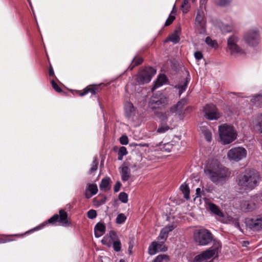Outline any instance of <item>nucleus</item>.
I'll use <instances>...</instances> for the list:
<instances>
[{
	"mask_svg": "<svg viewBox=\"0 0 262 262\" xmlns=\"http://www.w3.org/2000/svg\"><path fill=\"white\" fill-rule=\"evenodd\" d=\"M204 171L207 178L216 185L224 184L231 175L229 170L223 166L217 160L209 161Z\"/></svg>",
	"mask_w": 262,
	"mask_h": 262,
	"instance_id": "nucleus-1",
	"label": "nucleus"
},
{
	"mask_svg": "<svg viewBox=\"0 0 262 262\" xmlns=\"http://www.w3.org/2000/svg\"><path fill=\"white\" fill-rule=\"evenodd\" d=\"M259 173L255 170L246 171L237 178L239 189L244 191H250L258 185L260 181Z\"/></svg>",
	"mask_w": 262,
	"mask_h": 262,
	"instance_id": "nucleus-2",
	"label": "nucleus"
},
{
	"mask_svg": "<svg viewBox=\"0 0 262 262\" xmlns=\"http://www.w3.org/2000/svg\"><path fill=\"white\" fill-rule=\"evenodd\" d=\"M186 104V99H181L176 104L171 106L169 110L162 115L163 121L170 119L169 122L173 123L177 119L183 120L185 116L184 106Z\"/></svg>",
	"mask_w": 262,
	"mask_h": 262,
	"instance_id": "nucleus-3",
	"label": "nucleus"
},
{
	"mask_svg": "<svg viewBox=\"0 0 262 262\" xmlns=\"http://www.w3.org/2000/svg\"><path fill=\"white\" fill-rule=\"evenodd\" d=\"M220 138L222 144H228L237 138V132L234 127L229 124H223L219 126Z\"/></svg>",
	"mask_w": 262,
	"mask_h": 262,
	"instance_id": "nucleus-4",
	"label": "nucleus"
},
{
	"mask_svg": "<svg viewBox=\"0 0 262 262\" xmlns=\"http://www.w3.org/2000/svg\"><path fill=\"white\" fill-rule=\"evenodd\" d=\"M221 248V244L219 241H214L211 247L205 251L195 256L194 262H206L214 255L217 254Z\"/></svg>",
	"mask_w": 262,
	"mask_h": 262,
	"instance_id": "nucleus-5",
	"label": "nucleus"
},
{
	"mask_svg": "<svg viewBox=\"0 0 262 262\" xmlns=\"http://www.w3.org/2000/svg\"><path fill=\"white\" fill-rule=\"evenodd\" d=\"M194 239L199 245L206 246L213 241V236L210 231L203 228L195 231Z\"/></svg>",
	"mask_w": 262,
	"mask_h": 262,
	"instance_id": "nucleus-6",
	"label": "nucleus"
},
{
	"mask_svg": "<svg viewBox=\"0 0 262 262\" xmlns=\"http://www.w3.org/2000/svg\"><path fill=\"white\" fill-rule=\"evenodd\" d=\"M239 40V38L236 35H231L228 38V50L232 56L237 57L246 54L244 50L237 45Z\"/></svg>",
	"mask_w": 262,
	"mask_h": 262,
	"instance_id": "nucleus-7",
	"label": "nucleus"
},
{
	"mask_svg": "<svg viewBox=\"0 0 262 262\" xmlns=\"http://www.w3.org/2000/svg\"><path fill=\"white\" fill-rule=\"evenodd\" d=\"M244 40L249 46H257L260 40V32L257 27H254L249 29L245 34Z\"/></svg>",
	"mask_w": 262,
	"mask_h": 262,
	"instance_id": "nucleus-8",
	"label": "nucleus"
},
{
	"mask_svg": "<svg viewBox=\"0 0 262 262\" xmlns=\"http://www.w3.org/2000/svg\"><path fill=\"white\" fill-rule=\"evenodd\" d=\"M58 221L59 223L62 225H66L69 224L68 220V214L67 212L64 210H60L59 211V215L55 214L50 219H49L47 222L42 223L35 228V230H39L42 229L47 224H53L56 222Z\"/></svg>",
	"mask_w": 262,
	"mask_h": 262,
	"instance_id": "nucleus-9",
	"label": "nucleus"
},
{
	"mask_svg": "<svg viewBox=\"0 0 262 262\" xmlns=\"http://www.w3.org/2000/svg\"><path fill=\"white\" fill-rule=\"evenodd\" d=\"M156 70L151 67H148L140 72L136 77V81L139 84H143L150 81L156 74Z\"/></svg>",
	"mask_w": 262,
	"mask_h": 262,
	"instance_id": "nucleus-10",
	"label": "nucleus"
},
{
	"mask_svg": "<svg viewBox=\"0 0 262 262\" xmlns=\"http://www.w3.org/2000/svg\"><path fill=\"white\" fill-rule=\"evenodd\" d=\"M247 150L243 147H234L230 149L227 153V158L230 161L238 162L246 158Z\"/></svg>",
	"mask_w": 262,
	"mask_h": 262,
	"instance_id": "nucleus-11",
	"label": "nucleus"
},
{
	"mask_svg": "<svg viewBox=\"0 0 262 262\" xmlns=\"http://www.w3.org/2000/svg\"><path fill=\"white\" fill-rule=\"evenodd\" d=\"M168 104V97L166 95L161 92L154 94L151 99V104L154 108H162Z\"/></svg>",
	"mask_w": 262,
	"mask_h": 262,
	"instance_id": "nucleus-12",
	"label": "nucleus"
},
{
	"mask_svg": "<svg viewBox=\"0 0 262 262\" xmlns=\"http://www.w3.org/2000/svg\"><path fill=\"white\" fill-rule=\"evenodd\" d=\"M204 112L205 118L210 120H217L221 116L216 107L212 104L206 105L204 108Z\"/></svg>",
	"mask_w": 262,
	"mask_h": 262,
	"instance_id": "nucleus-13",
	"label": "nucleus"
},
{
	"mask_svg": "<svg viewBox=\"0 0 262 262\" xmlns=\"http://www.w3.org/2000/svg\"><path fill=\"white\" fill-rule=\"evenodd\" d=\"M247 226L254 231H258L262 229V215H258L246 221Z\"/></svg>",
	"mask_w": 262,
	"mask_h": 262,
	"instance_id": "nucleus-14",
	"label": "nucleus"
},
{
	"mask_svg": "<svg viewBox=\"0 0 262 262\" xmlns=\"http://www.w3.org/2000/svg\"><path fill=\"white\" fill-rule=\"evenodd\" d=\"M164 243H158L153 242L148 248L149 253L150 255H154L159 251H165L167 248L163 245Z\"/></svg>",
	"mask_w": 262,
	"mask_h": 262,
	"instance_id": "nucleus-15",
	"label": "nucleus"
},
{
	"mask_svg": "<svg viewBox=\"0 0 262 262\" xmlns=\"http://www.w3.org/2000/svg\"><path fill=\"white\" fill-rule=\"evenodd\" d=\"M118 238V237L116 234V232L112 230L104 236L101 241V242L103 245L110 247L112 246V244Z\"/></svg>",
	"mask_w": 262,
	"mask_h": 262,
	"instance_id": "nucleus-16",
	"label": "nucleus"
},
{
	"mask_svg": "<svg viewBox=\"0 0 262 262\" xmlns=\"http://www.w3.org/2000/svg\"><path fill=\"white\" fill-rule=\"evenodd\" d=\"M206 204L207 208H208L214 214L220 217H224L223 212L217 205L210 202H207Z\"/></svg>",
	"mask_w": 262,
	"mask_h": 262,
	"instance_id": "nucleus-17",
	"label": "nucleus"
},
{
	"mask_svg": "<svg viewBox=\"0 0 262 262\" xmlns=\"http://www.w3.org/2000/svg\"><path fill=\"white\" fill-rule=\"evenodd\" d=\"M124 112L125 116L127 118H130L135 115V108L133 104L130 102H126L124 104Z\"/></svg>",
	"mask_w": 262,
	"mask_h": 262,
	"instance_id": "nucleus-18",
	"label": "nucleus"
},
{
	"mask_svg": "<svg viewBox=\"0 0 262 262\" xmlns=\"http://www.w3.org/2000/svg\"><path fill=\"white\" fill-rule=\"evenodd\" d=\"M195 24L198 27H201L203 31H205L204 13L202 11H198L195 18Z\"/></svg>",
	"mask_w": 262,
	"mask_h": 262,
	"instance_id": "nucleus-19",
	"label": "nucleus"
},
{
	"mask_svg": "<svg viewBox=\"0 0 262 262\" xmlns=\"http://www.w3.org/2000/svg\"><path fill=\"white\" fill-rule=\"evenodd\" d=\"M98 188L95 184H89L85 190V195L87 199H90L97 193Z\"/></svg>",
	"mask_w": 262,
	"mask_h": 262,
	"instance_id": "nucleus-20",
	"label": "nucleus"
},
{
	"mask_svg": "<svg viewBox=\"0 0 262 262\" xmlns=\"http://www.w3.org/2000/svg\"><path fill=\"white\" fill-rule=\"evenodd\" d=\"M222 222L225 224H229L233 225L235 227L241 230L238 222V219L237 217H231L228 216L222 220Z\"/></svg>",
	"mask_w": 262,
	"mask_h": 262,
	"instance_id": "nucleus-21",
	"label": "nucleus"
},
{
	"mask_svg": "<svg viewBox=\"0 0 262 262\" xmlns=\"http://www.w3.org/2000/svg\"><path fill=\"white\" fill-rule=\"evenodd\" d=\"M105 226L104 224L102 223H98L95 228L94 232L95 235L96 237H99L102 236L105 232Z\"/></svg>",
	"mask_w": 262,
	"mask_h": 262,
	"instance_id": "nucleus-22",
	"label": "nucleus"
},
{
	"mask_svg": "<svg viewBox=\"0 0 262 262\" xmlns=\"http://www.w3.org/2000/svg\"><path fill=\"white\" fill-rule=\"evenodd\" d=\"M111 179L108 177L103 178L100 184V189L102 191H107L111 188Z\"/></svg>",
	"mask_w": 262,
	"mask_h": 262,
	"instance_id": "nucleus-23",
	"label": "nucleus"
},
{
	"mask_svg": "<svg viewBox=\"0 0 262 262\" xmlns=\"http://www.w3.org/2000/svg\"><path fill=\"white\" fill-rule=\"evenodd\" d=\"M161 123L159 127L157 132L159 133H164L170 129V127L168 124H171L172 123H170L169 120H166L165 121H163L162 116H161Z\"/></svg>",
	"mask_w": 262,
	"mask_h": 262,
	"instance_id": "nucleus-24",
	"label": "nucleus"
},
{
	"mask_svg": "<svg viewBox=\"0 0 262 262\" xmlns=\"http://www.w3.org/2000/svg\"><path fill=\"white\" fill-rule=\"evenodd\" d=\"M166 81L167 78L166 76L164 74H160L155 82L152 90H155L160 86L163 85L166 82Z\"/></svg>",
	"mask_w": 262,
	"mask_h": 262,
	"instance_id": "nucleus-25",
	"label": "nucleus"
},
{
	"mask_svg": "<svg viewBox=\"0 0 262 262\" xmlns=\"http://www.w3.org/2000/svg\"><path fill=\"white\" fill-rule=\"evenodd\" d=\"M121 179L122 181H127L130 177V170L127 166H124L122 168L120 172Z\"/></svg>",
	"mask_w": 262,
	"mask_h": 262,
	"instance_id": "nucleus-26",
	"label": "nucleus"
},
{
	"mask_svg": "<svg viewBox=\"0 0 262 262\" xmlns=\"http://www.w3.org/2000/svg\"><path fill=\"white\" fill-rule=\"evenodd\" d=\"M217 26L223 33L230 32L232 31V29L231 26L228 24H225L222 22L217 23Z\"/></svg>",
	"mask_w": 262,
	"mask_h": 262,
	"instance_id": "nucleus-27",
	"label": "nucleus"
},
{
	"mask_svg": "<svg viewBox=\"0 0 262 262\" xmlns=\"http://www.w3.org/2000/svg\"><path fill=\"white\" fill-rule=\"evenodd\" d=\"M180 30L178 29L176 30L174 33H173L169 37V40L176 43H178L180 40Z\"/></svg>",
	"mask_w": 262,
	"mask_h": 262,
	"instance_id": "nucleus-28",
	"label": "nucleus"
},
{
	"mask_svg": "<svg viewBox=\"0 0 262 262\" xmlns=\"http://www.w3.org/2000/svg\"><path fill=\"white\" fill-rule=\"evenodd\" d=\"M255 128L259 133H262V115L257 116L256 118Z\"/></svg>",
	"mask_w": 262,
	"mask_h": 262,
	"instance_id": "nucleus-29",
	"label": "nucleus"
},
{
	"mask_svg": "<svg viewBox=\"0 0 262 262\" xmlns=\"http://www.w3.org/2000/svg\"><path fill=\"white\" fill-rule=\"evenodd\" d=\"M262 100V95L258 94L254 97L250 99L252 104L257 106H260L261 105V100Z\"/></svg>",
	"mask_w": 262,
	"mask_h": 262,
	"instance_id": "nucleus-30",
	"label": "nucleus"
},
{
	"mask_svg": "<svg viewBox=\"0 0 262 262\" xmlns=\"http://www.w3.org/2000/svg\"><path fill=\"white\" fill-rule=\"evenodd\" d=\"M180 189L184 194V198L187 200L189 199V188L187 184H183L180 186Z\"/></svg>",
	"mask_w": 262,
	"mask_h": 262,
	"instance_id": "nucleus-31",
	"label": "nucleus"
},
{
	"mask_svg": "<svg viewBox=\"0 0 262 262\" xmlns=\"http://www.w3.org/2000/svg\"><path fill=\"white\" fill-rule=\"evenodd\" d=\"M189 80V78H186L185 81L183 83L179 84L178 86H176V88H177L179 89V93L180 95H181L186 90Z\"/></svg>",
	"mask_w": 262,
	"mask_h": 262,
	"instance_id": "nucleus-32",
	"label": "nucleus"
},
{
	"mask_svg": "<svg viewBox=\"0 0 262 262\" xmlns=\"http://www.w3.org/2000/svg\"><path fill=\"white\" fill-rule=\"evenodd\" d=\"M205 42L208 46L214 48H216L218 46L217 42L215 40H212L210 37H206Z\"/></svg>",
	"mask_w": 262,
	"mask_h": 262,
	"instance_id": "nucleus-33",
	"label": "nucleus"
},
{
	"mask_svg": "<svg viewBox=\"0 0 262 262\" xmlns=\"http://www.w3.org/2000/svg\"><path fill=\"white\" fill-rule=\"evenodd\" d=\"M202 133L206 140L208 142H210L212 140L211 132L209 130L203 128L202 129Z\"/></svg>",
	"mask_w": 262,
	"mask_h": 262,
	"instance_id": "nucleus-34",
	"label": "nucleus"
},
{
	"mask_svg": "<svg viewBox=\"0 0 262 262\" xmlns=\"http://www.w3.org/2000/svg\"><path fill=\"white\" fill-rule=\"evenodd\" d=\"M98 160H97L96 157H95L94 158V160H93V163L92 164V166L90 169L89 173L90 174L93 173L94 172L96 171V170L97 169V167H98Z\"/></svg>",
	"mask_w": 262,
	"mask_h": 262,
	"instance_id": "nucleus-35",
	"label": "nucleus"
},
{
	"mask_svg": "<svg viewBox=\"0 0 262 262\" xmlns=\"http://www.w3.org/2000/svg\"><path fill=\"white\" fill-rule=\"evenodd\" d=\"M143 61V59L141 58H138L137 59H134L133 60V63L129 66V69L130 70H132L133 68L140 64H141Z\"/></svg>",
	"mask_w": 262,
	"mask_h": 262,
	"instance_id": "nucleus-36",
	"label": "nucleus"
},
{
	"mask_svg": "<svg viewBox=\"0 0 262 262\" xmlns=\"http://www.w3.org/2000/svg\"><path fill=\"white\" fill-rule=\"evenodd\" d=\"M168 256L165 254L159 255L156 257L154 262H166L168 260Z\"/></svg>",
	"mask_w": 262,
	"mask_h": 262,
	"instance_id": "nucleus-37",
	"label": "nucleus"
},
{
	"mask_svg": "<svg viewBox=\"0 0 262 262\" xmlns=\"http://www.w3.org/2000/svg\"><path fill=\"white\" fill-rule=\"evenodd\" d=\"M127 154V151L126 148L124 146L121 147L119 148V150L118 151V155H119L118 159L120 160H122V157L126 155Z\"/></svg>",
	"mask_w": 262,
	"mask_h": 262,
	"instance_id": "nucleus-38",
	"label": "nucleus"
},
{
	"mask_svg": "<svg viewBox=\"0 0 262 262\" xmlns=\"http://www.w3.org/2000/svg\"><path fill=\"white\" fill-rule=\"evenodd\" d=\"M112 245L113 246V248L115 251L117 252H119L121 250V244L119 239V238L117 239L113 244Z\"/></svg>",
	"mask_w": 262,
	"mask_h": 262,
	"instance_id": "nucleus-39",
	"label": "nucleus"
},
{
	"mask_svg": "<svg viewBox=\"0 0 262 262\" xmlns=\"http://www.w3.org/2000/svg\"><path fill=\"white\" fill-rule=\"evenodd\" d=\"M91 93L92 95H95L96 94V89L93 88H86L84 90L83 92L81 93L79 95L80 96H83L86 94H87L88 93Z\"/></svg>",
	"mask_w": 262,
	"mask_h": 262,
	"instance_id": "nucleus-40",
	"label": "nucleus"
},
{
	"mask_svg": "<svg viewBox=\"0 0 262 262\" xmlns=\"http://www.w3.org/2000/svg\"><path fill=\"white\" fill-rule=\"evenodd\" d=\"M126 217L123 213L119 214L116 218V223L119 224H123L126 220Z\"/></svg>",
	"mask_w": 262,
	"mask_h": 262,
	"instance_id": "nucleus-41",
	"label": "nucleus"
},
{
	"mask_svg": "<svg viewBox=\"0 0 262 262\" xmlns=\"http://www.w3.org/2000/svg\"><path fill=\"white\" fill-rule=\"evenodd\" d=\"M174 228V227L173 225H168L163 228L161 231L164 233L166 235L168 236V234L169 232L172 231Z\"/></svg>",
	"mask_w": 262,
	"mask_h": 262,
	"instance_id": "nucleus-42",
	"label": "nucleus"
},
{
	"mask_svg": "<svg viewBox=\"0 0 262 262\" xmlns=\"http://www.w3.org/2000/svg\"><path fill=\"white\" fill-rule=\"evenodd\" d=\"M174 6H175L174 5L173 10L171 11V14L175 13V12L174 11ZM174 19H175V16L170 14L165 22V26H169V25H170L172 23V21L174 20Z\"/></svg>",
	"mask_w": 262,
	"mask_h": 262,
	"instance_id": "nucleus-43",
	"label": "nucleus"
},
{
	"mask_svg": "<svg viewBox=\"0 0 262 262\" xmlns=\"http://www.w3.org/2000/svg\"><path fill=\"white\" fill-rule=\"evenodd\" d=\"M119 199L123 203H126L128 201V195L125 192H121L119 195Z\"/></svg>",
	"mask_w": 262,
	"mask_h": 262,
	"instance_id": "nucleus-44",
	"label": "nucleus"
},
{
	"mask_svg": "<svg viewBox=\"0 0 262 262\" xmlns=\"http://www.w3.org/2000/svg\"><path fill=\"white\" fill-rule=\"evenodd\" d=\"M97 214L96 211L94 209L90 210L87 213L88 217L90 219H94L96 218L97 216Z\"/></svg>",
	"mask_w": 262,
	"mask_h": 262,
	"instance_id": "nucleus-45",
	"label": "nucleus"
},
{
	"mask_svg": "<svg viewBox=\"0 0 262 262\" xmlns=\"http://www.w3.org/2000/svg\"><path fill=\"white\" fill-rule=\"evenodd\" d=\"M188 0H184L183 3L182 4L181 7L182 11L184 13L187 12L188 10Z\"/></svg>",
	"mask_w": 262,
	"mask_h": 262,
	"instance_id": "nucleus-46",
	"label": "nucleus"
},
{
	"mask_svg": "<svg viewBox=\"0 0 262 262\" xmlns=\"http://www.w3.org/2000/svg\"><path fill=\"white\" fill-rule=\"evenodd\" d=\"M120 142L122 145H127L128 143V137L126 135H123L120 138Z\"/></svg>",
	"mask_w": 262,
	"mask_h": 262,
	"instance_id": "nucleus-47",
	"label": "nucleus"
},
{
	"mask_svg": "<svg viewBox=\"0 0 262 262\" xmlns=\"http://www.w3.org/2000/svg\"><path fill=\"white\" fill-rule=\"evenodd\" d=\"M51 83L52 87L55 91H56L57 92H60L61 91L60 88L57 85V84L55 82L54 80L51 81Z\"/></svg>",
	"mask_w": 262,
	"mask_h": 262,
	"instance_id": "nucleus-48",
	"label": "nucleus"
},
{
	"mask_svg": "<svg viewBox=\"0 0 262 262\" xmlns=\"http://www.w3.org/2000/svg\"><path fill=\"white\" fill-rule=\"evenodd\" d=\"M168 236L162 231L160 232V235L158 236L159 240H162V243H164L167 239Z\"/></svg>",
	"mask_w": 262,
	"mask_h": 262,
	"instance_id": "nucleus-49",
	"label": "nucleus"
},
{
	"mask_svg": "<svg viewBox=\"0 0 262 262\" xmlns=\"http://www.w3.org/2000/svg\"><path fill=\"white\" fill-rule=\"evenodd\" d=\"M194 55L195 58L198 60H199L203 58V54H202V52L200 51L195 52L194 53Z\"/></svg>",
	"mask_w": 262,
	"mask_h": 262,
	"instance_id": "nucleus-50",
	"label": "nucleus"
},
{
	"mask_svg": "<svg viewBox=\"0 0 262 262\" xmlns=\"http://www.w3.org/2000/svg\"><path fill=\"white\" fill-rule=\"evenodd\" d=\"M121 186V184L119 181L116 182L114 186V191L117 192H118L120 189V187Z\"/></svg>",
	"mask_w": 262,
	"mask_h": 262,
	"instance_id": "nucleus-51",
	"label": "nucleus"
},
{
	"mask_svg": "<svg viewBox=\"0 0 262 262\" xmlns=\"http://www.w3.org/2000/svg\"><path fill=\"white\" fill-rule=\"evenodd\" d=\"M217 3L219 5L224 6L229 3L230 0H217Z\"/></svg>",
	"mask_w": 262,
	"mask_h": 262,
	"instance_id": "nucleus-52",
	"label": "nucleus"
},
{
	"mask_svg": "<svg viewBox=\"0 0 262 262\" xmlns=\"http://www.w3.org/2000/svg\"><path fill=\"white\" fill-rule=\"evenodd\" d=\"M12 241H13V239L9 238L7 237H2V238H0V244L5 243L9 242H11Z\"/></svg>",
	"mask_w": 262,
	"mask_h": 262,
	"instance_id": "nucleus-53",
	"label": "nucleus"
},
{
	"mask_svg": "<svg viewBox=\"0 0 262 262\" xmlns=\"http://www.w3.org/2000/svg\"><path fill=\"white\" fill-rule=\"evenodd\" d=\"M49 75H50V76L54 75V71L51 66H50V69H49Z\"/></svg>",
	"mask_w": 262,
	"mask_h": 262,
	"instance_id": "nucleus-54",
	"label": "nucleus"
},
{
	"mask_svg": "<svg viewBox=\"0 0 262 262\" xmlns=\"http://www.w3.org/2000/svg\"><path fill=\"white\" fill-rule=\"evenodd\" d=\"M201 189L199 188H198L196 189V194L197 195V196H199V193L201 192Z\"/></svg>",
	"mask_w": 262,
	"mask_h": 262,
	"instance_id": "nucleus-55",
	"label": "nucleus"
},
{
	"mask_svg": "<svg viewBox=\"0 0 262 262\" xmlns=\"http://www.w3.org/2000/svg\"><path fill=\"white\" fill-rule=\"evenodd\" d=\"M138 145L140 146H142V147H148V144H146V143H145V144H138Z\"/></svg>",
	"mask_w": 262,
	"mask_h": 262,
	"instance_id": "nucleus-56",
	"label": "nucleus"
},
{
	"mask_svg": "<svg viewBox=\"0 0 262 262\" xmlns=\"http://www.w3.org/2000/svg\"><path fill=\"white\" fill-rule=\"evenodd\" d=\"M165 146H168L167 149H166V150H167L168 151H170V150L169 149V147L171 146V144H169V143H167V144L165 145Z\"/></svg>",
	"mask_w": 262,
	"mask_h": 262,
	"instance_id": "nucleus-57",
	"label": "nucleus"
},
{
	"mask_svg": "<svg viewBox=\"0 0 262 262\" xmlns=\"http://www.w3.org/2000/svg\"><path fill=\"white\" fill-rule=\"evenodd\" d=\"M119 262H125V261L123 259H120Z\"/></svg>",
	"mask_w": 262,
	"mask_h": 262,
	"instance_id": "nucleus-58",
	"label": "nucleus"
},
{
	"mask_svg": "<svg viewBox=\"0 0 262 262\" xmlns=\"http://www.w3.org/2000/svg\"><path fill=\"white\" fill-rule=\"evenodd\" d=\"M132 248V247H131L130 246L129 247V252H131V249Z\"/></svg>",
	"mask_w": 262,
	"mask_h": 262,
	"instance_id": "nucleus-59",
	"label": "nucleus"
},
{
	"mask_svg": "<svg viewBox=\"0 0 262 262\" xmlns=\"http://www.w3.org/2000/svg\"><path fill=\"white\" fill-rule=\"evenodd\" d=\"M28 1H29V4H30V5L31 7H32V6H31V2H30V0H28Z\"/></svg>",
	"mask_w": 262,
	"mask_h": 262,
	"instance_id": "nucleus-60",
	"label": "nucleus"
},
{
	"mask_svg": "<svg viewBox=\"0 0 262 262\" xmlns=\"http://www.w3.org/2000/svg\"><path fill=\"white\" fill-rule=\"evenodd\" d=\"M244 243H249L248 242H244Z\"/></svg>",
	"mask_w": 262,
	"mask_h": 262,
	"instance_id": "nucleus-61",
	"label": "nucleus"
},
{
	"mask_svg": "<svg viewBox=\"0 0 262 262\" xmlns=\"http://www.w3.org/2000/svg\"><path fill=\"white\" fill-rule=\"evenodd\" d=\"M192 1H193V2H194V1H195V0H192Z\"/></svg>",
	"mask_w": 262,
	"mask_h": 262,
	"instance_id": "nucleus-62",
	"label": "nucleus"
},
{
	"mask_svg": "<svg viewBox=\"0 0 262 262\" xmlns=\"http://www.w3.org/2000/svg\"><path fill=\"white\" fill-rule=\"evenodd\" d=\"M261 197L262 198V193H261Z\"/></svg>",
	"mask_w": 262,
	"mask_h": 262,
	"instance_id": "nucleus-63",
	"label": "nucleus"
}]
</instances>
